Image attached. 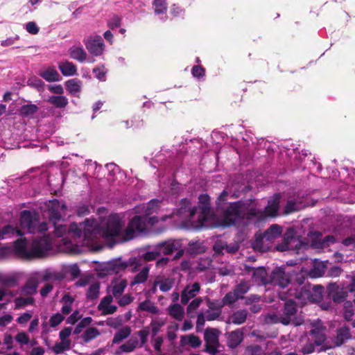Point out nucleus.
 Listing matches in <instances>:
<instances>
[{
	"label": "nucleus",
	"instance_id": "1",
	"mask_svg": "<svg viewBox=\"0 0 355 355\" xmlns=\"http://www.w3.org/2000/svg\"><path fill=\"white\" fill-rule=\"evenodd\" d=\"M254 201V199H247L230 202L220 211L223 225L237 226L244 222H251L257 214Z\"/></svg>",
	"mask_w": 355,
	"mask_h": 355
},
{
	"label": "nucleus",
	"instance_id": "2",
	"mask_svg": "<svg viewBox=\"0 0 355 355\" xmlns=\"http://www.w3.org/2000/svg\"><path fill=\"white\" fill-rule=\"evenodd\" d=\"M55 234L58 237H62L66 232L74 239H80L83 236V245H90L96 239L99 232L94 220L86 219L84 223L77 224L72 223L67 227L65 225H54Z\"/></svg>",
	"mask_w": 355,
	"mask_h": 355
},
{
	"label": "nucleus",
	"instance_id": "3",
	"mask_svg": "<svg viewBox=\"0 0 355 355\" xmlns=\"http://www.w3.org/2000/svg\"><path fill=\"white\" fill-rule=\"evenodd\" d=\"M297 308L296 302L289 300L284 303V306L279 315H272L270 320L273 323H282L284 325L300 326L304 324V319L301 315H297Z\"/></svg>",
	"mask_w": 355,
	"mask_h": 355
},
{
	"label": "nucleus",
	"instance_id": "4",
	"mask_svg": "<svg viewBox=\"0 0 355 355\" xmlns=\"http://www.w3.org/2000/svg\"><path fill=\"white\" fill-rule=\"evenodd\" d=\"M282 233V227L277 224L272 225L262 234H256L252 248L257 251L264 252L269 250L274 240L279 238Z\"/></svg>",
	"mask_w": 355,
	"mask_h": 355
},
{
	"label": "nucleus",
	"instance_id": "5",
	"mask_svg": "<svg viewBox=\"0 0 355 355\" xmlns=\"http://www.w3.org/2000/svg\"><path fill=\"white\" fill-rule=\"evenodd\" d=\"M147 216H135L128 223L125 228L123 239L130 241L134 239L137 234L144 232L146 228Z\"/></svg>",
	"mask_w": 355,
	"mask_h": 355
},
{
	"label": "nucleus",
	"instance_id": "6",
	"mask_svg": "<svg viewBox=\"0 0 355 355\" xmlns=\"http://www.w3.org/2000/svg\"><path fill=\"white\" fill-rule=\"evenodd\" d=\"M280 194L276 193L268 201L267 206L263 210L259 209L255 206L256 216L254 219L258 221L265 220L266 218H275L277 216V212L279 208Z\"/></svg>",
	"mask_w": 355,
	"mask_h": 355
},
{
	"label": "nucleus",
	"instance_id": "7",
	"mask_svg": "<svg viewBox=\"0 0 355 355\" xmlns=\"http://www.w3.org/2000/svg\"><path fill=\"white\" fill-rule=\"evenodd\" d=\"M96 222V227L99 230V232L97 235L96 239L92 243V244L95 242L100 234H102L105 237H114L119 234L122 224L121 220L119 216L116 214L114 215H110L107 220L106 227L105 228L101 229L99 225H98L97 222L94 220Z\"/></svg>",
	"mask_w": 355,
	"mask_h": 355
},
{
	"label": "nucleus",
	"instance_id": "8",
	"mask_svg": "<svg viewBox=\"0 0 355 355\" xmlns=\"http://www.w3.org/2000/svg\"><path fill=\"white\" fill-rule=\"evenodd\" d=\"M51 241L48 235L33 240L31 245V260L42 257L51 249Z\"/></svg>",
	"mask_w": 355,
	"mask_h": 355
},
{
	"label": "nucleus",
	"instance_id": "9",
	"mask_svg": "<svg viewBox=\"0 0 355 355\" xmlns=\"http://www.w3.org/2000/svg\"><path fill=\"white\" fill-rule=\"evenodd\" d=\"M198 207L200 211L198 215V221L200 226H203L205 225V222L213 216L210 197L208 194L200 195L198 197Z\"/></svg>",
	"mask_w": 355,
	"mask_h": 355
},
{
	"label": "nucleus",
	"instance_id": "10",
	"mask_svg": "<svg viewBox=\"0 0 355 355\" xmlns=\"http://www.w3.org/2000/svg\"><path fill=\"white\" fill-rule=\"evenodd\" d=\"M290 283L291 277L289 274L286 273L284 268H275L269 276L268 284L277 285L284 288L287 287Z\"/></svg>",
	"mask_w": 355,
	"mask_h": 355
},
{
	"label": "nucleus",
	"instance_id": "11",
	"mask_svg": "<svg viewBox=\"0 0 355 355\" xmlns=\"http://www.w3.org/2000/svg\"><path fill=\"white\" fill-rule=\"evenodd\" d=\"M67 207L64 204L60 205L57 199L49 200L47 203V211L49 222L54 225H57L62 218V211L66 210Z\"/></svg>",
	"mask_w": 355,
	"mask_h": 355
},
{
	"label": "nucleus",
	"instance_id": "12",
	"mask_svg": "<svg viewBox=\"0 0 355 355\" xmlns=\"http://www.w3.org/2000/svg\"><path fill=\"white\" fill-rule=\"evenodd\" d=\"M88 51L94 56H100L103 54L105 44L103 38L100 35L90 36L83 40Z\"/></svg>",
	"mask_w": 355,
	"mask_h": 355
},
{
	"label": "nucleus",
	"instance_id": "13",
	"mask_svg": "<svg viewBox=\"0 0 355 355\" xmlns=\"http://www.w3.org/2000/svg\"><path fill=\"white\" fill-rule=\"evenodd\" d=\"M39 223V217L36 214H33L31 211L24 210L20 214V223L23 228L29 233H36V225Z\"/></svg>",
	"mask_w": 355,
	"mask_h": 355
},
{
	"label": "nucleus",
	"instance_id": "14",
	"mask_svg": "<svg viewBox=\"0 0 355 355\" xmlns=\"http://www.w3.org/2000/svg\"><path fill=\"white\" fill-rule=\"evenodd\" d=\"M327 293L335 303L344 302L347 296V292L340 288L336 283H331L327 286Z\"/></svg>",
	"mask_w": 355,
	"mask_h": 355
},
{
	"label": "nucleus",
	"instance_id": "15",
	"mask_svg": "<svg viewBox=\"0 0 355 355\" xmlns=\"http://www.w3.org/2000/svg\"><path fill=\"white\" fill-rule=\"evenodd\" d=\"M197 212V207H191V202L188 198H183L179 204L178 214L180 216L185 217L191 220Z\"/></svg>",
	"mask_w": 355,
	"mask_h": 355
},
{
	"label": "nucleus",
	"instance_id": "16",
	"mask_svg": "<svg viewBox=\"0 0 355 355\" xmlns=\"http://www.w3.org/2000/svg\"><path fill=\"white\" fill-rule=\"evenodd\" d=\"M14 252L20 258L31 260L30 250L27 248L26 239H18L13 243Z\"/></svg>",
	"mask_w": 355,
	"mask_h": 355
},
{
	"label": "nucleus",
	"instance_id": "17",
	"mask_svg": "<svg viewBox=\"0 0 355 355\" xmlns=\"http://www.w3.org/2000/svg\"><path fill=\"white\" fill-rule=\"evenodd\" d=\"M351 338L352 335L349 327L344 325L336 331V335L333 340L334 347H340Z\"/></svg>",
	"mask_w": 355,
	"mask_h": 355
},
{
	"label": "nucleus",
	"instance_id": "18",
	"mask_svg": "<svg viewBox=\"0 0 355 355\" xmlns=\"http://www.w3.org/2000/svg\"><path fill=\"white\" fill-rule=\"evenodd\" d=\"M327 328L325 327H317L309 331V335L311 336V340L315 343L318 346H322L327 340Z\"/></svg>",
	"mask_w": 355,
	"mask_h": 355
},
{
	"label": "nucleus",
	"instance_id": "19",
	"mask_svg": "<svg viewBox=\"0 0 355 355\" xmlns=\"http://www.w3.org/2000/svg\"><path fill=\"white\" fill-rule=\"evenodd\" d=\"M200 289V284L198 282H195L191 286H186L181 294L182 304H187L191 298L196 295Z\"/></svg>",
	"mask_w": 355,
	"mask_h": 355
},
{
	"label": "nucleus",
	"instance_id": "20",
	"mask_svg": "<svg viewBox=\"0 0 355 355\" xmlns=\"http://www.w3.org/2000/svg\"><path fill=\"white\" fill-rule=\"evenodd\" d=\"M113 301V297L111 295L105 296L98 305V309L102 311L103 315L113 314L117 310L114 305H110Z\"/></svg>",
	"mask_w": 355,
	"mask_h": 355
},
{
	"label": "nucleus",
	"instance_id": "21",
	"mask_svg": "<svg viewBox=\"0 0 355 355\" xmlns=\"http://www.w3.org/2000/svg\"><path fill=\"white\" fill-rule=\"evenodd\" d=\"M243 340V333L241 329L231 331L227 337V346L231 349L238 347Z\"/></svg>",
	"mask_w": 355,
	"mask_h": 355
},
{
	"label": "nucleus",
	"instance_id": "22",
	"mask_svg": "<svg viewBox=\"0 0 355 355\" xmlns=\"http://www.w3.org/2000/svg\"><path fill=\"white\" fill-rule=\"evenodd\" d=\"M128 266V263L121 261V259H114L109 261L105 267L106 270L109 273H119L125 270Z\"/></svg>",
	"mask_w": 355,
	"mask_h": 355
},
{
	"label": "nucleus",
	"instance_id": "23",
	"mask_svg": "<svg viewBox=\"0 0 355 355\" xmlns=\"http://www.w3.org/2000/svg\"><path fill=\"white\" fill-rule=\"evenodd\" d=\"M252 280L258 284L263 285L268 284L269 276L268 275L267 271L263 267H258L254 270L252 273Z\"/></svg>",
	"mask_w": 355,
	"mask_h": 355
},
{
	"label": "nucleus",
	"instance_id": "24",
	"mask_svg": "<svg viewBox=\"0 0 355 355\" xmlns=\"http://www.w3.org/2000/svg\"><path fill=\"white\" fill-rule=\"evenodd\" d=\"M310 284L300 285L294 293L295 297L304 302L310 300Z\"/></svg>",
	"mask_w": 355,
	"mask_h": 355
},
{
	"label": "nucleus",
	"instance_id": "25",
	"mask_svg": "<svg viewBox=\"0 0 355 355\" xmlns=\"http://www.w3.org/2000/svg\"><path fill=\"white\" fill-rule=\"evenodd\" d=\"M248 315V311L246 309H240L234 311L229 318L232 323L240 325L245 322Z\"/></svg>",
	"mask_w": 355,
	"mask_h": 355
},
{
	"label": "nucleus",
	"instance_id": "26",
	"mask_svg": "<svg viewBox=\"0 0 355 355\" xmlns=\"http://www.w3.org/2000/svg\"><path fill=\"white\" fill-rule=\"evenodd\" d=\"M58 68L64 76H73L77 72L76 66L73 62L67 60L59 63Z\"/></svg>",
	"mask_w": 355,
	"mask_h": 355
},
{
	"label": "nucleus",
	"instance_id": "27",
	"mask_svg": "<svg viewBox=\"0 0 355 355\" xmlns=\"http://www.w3.org/2000/svg\"><path fill=\"white\" fill-rule=\"evenodd\" d=\"M311 302H320L323 298L324 287L320 285L312 286L310 284Z\"/></svg>",
	"mask_w": 355,
	"mask_h": 355
},
{
	"label": "nucleus",
	"instance_id": "28",
	"mask_svg": "<svg viewBox=\"0 0 355 355\" xmlns=\"http://www.w3.org/2000/svg\"><path fill=\"white\" fill-rule=\"evenodd\" d=\"M219 331L214 328H207L204 333V340L205 343L219 345Z\"/></svg>",
	"mask_w": 355,
	"mask_h": 355
},
{
	"label": "nucleus",
	"instance_id": "29",
	"mask_svg": "<svg viewBox=\"0 0 355 355\" xmlns=\"http://www.w3.org/2000/svg\"><path fill=\"white\" fill-rule=\"evenodd\" d=\"M70 57L80 62H83L87 58V53L83 47L73 46L69 50Z\"/></svg>",
	"mask_w": 355,
	"mask_h": 355
},
{
	"label": "nucleus",
	"instance_id": "30",
	"mask_svg": "<svg viewBox=\"0 0 355 355\" xmlns=\"http://www.w3.org/2000/svg\"><path fill=\"white\" fill-rule=\"evenodd\" d=\"M157 251H160V254H164V255H170L177 250L175 245L173 242L164 241L157 243L156 245Z\"/></svg>",
	"mask_w": 355,
	"mask_h": 355
},
{
	"label": "nucleus",
	"instance_id": "31",
	"mask_svg": "<svg viewBox=\"0 0 355 355\" xmlns=\"http://www.w3.org/2000/svg\"><path fill=\"white\" fill-rule=\"evenodd\" d=\"M168 314L174 319L181 321L184 318V311L179 304H174L168 307Z\"/></svg>",
	"mask_w": 355,
	"mask_h": 355
},
{
	"label": "nucleus",
	"instance_id": "32",
	"mask_svg": "<svg viewBox=\"0 0 355 355\" xmlns=\"http://www.w3.org/2000/svg\"><path fill=\"white\" fill-rule=\"evenodd\" d=\"M47 102L57 108H64L69 103L67 98L62 95L50 96Z\"/></svg>",
	"mask_w": 355,
	"mask_h": 355
},
{
	"label": "nucleus",
	"instance_id": "33",
	"mask_svg": "<svg viewBox=\"0 0 355 355\" xmlns=\"http://www.w3.org/2000/svg\"><path fill=\"white\" fill-rule=\"evenodd\" d=\"M131 334V328L129 326H125L119 331L115 333L112 343L116 344L122 341L123 340L129 337Z\"/></svg>",
	"mask_w": 355,
	"mask_h": 355
},
{
	"label": "nucleus",
	"instance_id": "34",
	"mask_svg": "<svg viewBox=\"0 0 355 355\" xmlns=\"http://www.w3.org/2000/svg\"><path fill=\"white\" fill-rule=\"evenodd\" d=\"M37 283L34 279L28 280L21 288V293L26 295H33L37 293Z\"/></svg>",
	"mask_w": 355,
	"mask_h": 355
},
{
	"label": "nucleus",
	"instance_id": "35",
	"mask_svg": "<svg viewBox=\"0 0 355 355\" xmlns=\"http://www.w3.org/2000/svg\"><path fill=\"white\" fill-rule=\"evenodd\" d=\"M138 345V340L137 338H130L126 343L119 347V350L116 352V354H119L122 352H132Z\"/></svg>",
	"mask_w": 355,
	"mask_h": 355
},
{
	"label": "nucleus",
	"instance_id": "36",
	"mask_svg": "<svg viewBox=\"0 0 355 355\" xmlns=\"http://www.w3.org/2000/svg\"><path fill=\"white\" fill-rule=\"evenodd\" d=\"M66 89L70 94H76L81 90L82 82L76 78L71 79L65 83Z\"/></svg>",
	"mask_w": 355,
	"mask_h": 355
},
{
	"label": "nucleus",
	"instance_id": "37",
	"mask_svg": "<svg viewBox=\"0 0 355 355\" xmlns=\"http://www.w3.org/2000/svg\"><path fill=\"white\" fill-rule=\"evenodd\" d=\"M138 310L146 311L153 314H157L159 310L157 307L150 300H146L141 302L138 306Z\"/></svg>",
	"mask_w": 355,
	"mask_h": 355
},
{
	"label": "nucleus",
	"instance_id": "38",
	"mask_svg": "<svg viewBox=\"0 0 355 355\" xmlns=\"http://www.w3.org/2000/svg\"><path fill=\"white\" fill-rule=\"evenodd\" d=\"M100 335L99 330L93 327H88L82 334L81 338L84 343H87L92 340L97 338Z\"/></svg>",
	"mask_w": 355,
	"mask_h": 355
},
{
	"label": "nucleus",
	"instance_id": "39",
	"mask_svg": "<svg viewBox=\"0 0 355 355\" xmlns=\"http://www.w3.org/2000/svg\"><path fill=\"white\" fill-rule=\"evenodd\" d=\"M40 76L49 82L59 80L60 75L54 68H49L46 71L40 73Z\"/></svg>",
	"mask_w": 355,
	"mask_h": 355
},
{
	"label": "nucleus",
	"instance_id": "40",
	"mask_svg": "<svg viewBox=\"0 0 355 355\" xmlns=\"http://www.w3.org/2000/svg\"><path fill=\"white\" fill-rule=\"evenodd\" d=\"M166 322V320L162 318L152 320L150 325L151 327V333L153 337L157 335L160 329L165 325Z\"/></svg>",
	"mask_w": 355,
	"mask_h": 355
},
{
	"label": "nucleus",
	"instance_id": "41",
	"mask_svg": "<svg viewBox=\"0 0 355 355\" xmlns=\"http://www.w3.org/2000/svg\"><path fill=\"white\" fill-rule=\"evenodd\" d=\"M74 301L73 297H72L69 294H65L62 298V302H63V305L62 307V313L64 315H67L71 311V305Z\"/></svg>",
	"mask_w": 355,
	"mask_h": 355
},
{
	"label": "nucleus",
	"instance_id": "42",
	"mask_svg": "<svg viewBox=\"0 0 355 355\" xmlns=\"http://www.w3.org/2000/svg\"><path fill=\"white\" fill-rule=\"evenodd\" d=\"M35 303V299L31 297H18L15 299V309H19L25 307L27 305H33Z\"/></svg>",
	"mask_w": 355,
	"mask_h": 355
},
{
	"label": "nucleus",
	"instance_id": "43",
	"mask_svg": "<svg viewBox=\"0 0 355 355\" xmlns=\"http://www.w3.org/2000/svg\"><path fill=\"white\" fill-rule=\"evenodd\" d=\"M250 288V285L247 282H241L236 286L233 291L239 299H243L244 295L248 292Z\"/></svg>",
	"mask_w": 355,
	"mask_h": 355
},
{
	"label": "nucleus",
	"instance_id": "44",
	"mask_svg": "<svg viewBox=\"0 0 355 355\" xmlns=\"http://www.w3.org/2000/svg\"><path fill=\"white\" fill-rule=\"evenodd\" d=\"M149 274V268L148 267H144L139 273H137L131 283V285H135L139 284L144 283L148 277Z\"/></svg>",
	"mask_w": 355,
	"mask_h": 355
},
{
	"label": "nucleus",
	"instance_id": "45",
	"mask_svg": "<svg viewBox=\"0 0 355 355\" xmlns=\"http://www.w3.org/2000/svg\"><path fill=\"white\" fill-rule=\"evenodd\" d=\"M318 346L309 338L306 342L301 346L300 352L304 355H308L317 351Z\"/></svg>",
	"mask_w": 355,
	"mask_h": 355
},
{
	"label": "nucleus",
	"instance_id": "46",
	"mask_svg": "<svg viewBox=\"0 0 355 355\" xmlns=\"http://www.w3.org/2000/svg\"><path fill=\"white\" fill-rule=\"evenodd\" d=\"M38 109V107L35 104H26L21 107L19 113L23 116H28L35 114Z\"/></svg>",
	"mask_w": 355,
	"mask_h": 355
},
{
	"label": "nucleus",
	"instance_id": "47",
	"mask_svg": "<svg viewBox=\"0 0 355 355\" xmlns=\"http://www.w3.org/2000/svg\"><path fill=\"white\" fill-rule=\"evenodd\" d=\"M229 193L227 190H223L216 200V205L218 211H223L226 207L225 205L227 201Z\"/></svg>",
	"mask_w": 355,
	"mask_h": 355
},
{
	"label": "nucleus",
	"instance_id": "48",
	"mask_svg": "<svg viewBox=\"0 0 355 355\" xmlns=\"http://www.w3.org/2000/svg\"><path fill=\"white\" fill-rule=\"evenodd\" d=\"M71 347V341H62L60 343H56L54 346L52 347V350L56 354H60L63 352L69 350Z\"/></svg>",
	"mask_w": 355,
	"mask_h": 355
},
{
	"label": "nucleus",
	"instance_id": "49",
	"mask_svg": "<svg viewBox=\"0 0 355 355\" xmlns=\"http://www.w3.org/2000/svg\"><path fill=\"white\" fill-rule=\"evenodd\" d=\"M15 234V227L11 225H6L2 228L0 227V240L10 238Z\"/></svg>",
	"mask_w": 355,
	"mask_h": 355
},
{
	"label": "nucleus",
	"instance_id": "50",
	"mask_svg": "<svg viewBox=\"0 0 355 355\" xmlns=\"http://www.w3.org/2000/svg\"><path fill=\"white\" fill-rule=\"evenodd\" d=\"M153 5L155 6V12L157 15L164 14L167 10L166 0H154Z\"/></svg>",
	"mask_w": 355,
	"mask_h": 355
},
{
	"label": "nucleus",
	"instance_id": "51",
	"mask_svg": "<svg viewBox=\"0 0 355 355\" xmlns=\"http://www.w3.org/2000/svg\"><path fill=\"white\" fill-rule=\"evenodd\" d=\"M293 236H289L286 234L284 237V241L282 243H279L275 246V249L279 252H284L290 249L289 245L292 240H293Z\"/></svg>",
	"mask_w": 355,
	"mask_h": 355
},
{
	"label": "nucleus",
	"instance_id": "52",
	"mask_svg": "<svg viewBox=\"0 0 355 355\" xmlns=\"http://www.w3.org/2000/svg\"><path fill=\"white\" fill-rule=\"evenodd\" d=\"M207 306L208 307V309L222 312V308L224 306V304L222 300H211L209 298H207Z\"/></svg>",
	"mask_w": 355,
	"mask_h": 355
},
{
	"label": "nucleus",
	"instance_id": "53",
	"mask_svg": "<svg viewBox=\"0 0 355 355\" xmlns=\"http://www.w3.org/2000/svg\"><path fill=\"white\" fill-rule=\"evenodd\" d=\"M127 286V282L125 279L121 280L119 283L114 285L112 288V294L115 297L121 295Z\"/></svg>",
	"mask_w": 355,
	"mask_h": 355
},
{
	"label": "nucleus",
	"instance_id": "54",
	"mask_svg": "<svg viewBox=\"0 0 355 355\" xmlns=\"http://www.w3.org/2000/svg\"><path fill=\"white\" fill-rule=\"evenodd\" d=\"M100 285L98 283L92 284L87 291V297L90 300H95L98 297Z\"/></svg>",
	"mask_w": 355,
	"mask_h": 355
},
{
	"label": "nucleus",
	"instance_id": "55",
	"mask_svg": "<svg viewBox=\"0 0 355 355\" xmlns=\"http://www.w3.org/2000/svg\"><path fill=\"white\" fill-rule=\"evenodd\" d=\"M92 322V318L91 317H86L83 318L80 322L77 324L73 330V334L76 335H78L83 331V329L89 325Z\"/></svg>",
	"mask_w": 355,
	"mask_h": 355
},
{
	"label": "nucleus",
	"instance_id": "56",
	"mask_svg": "<svg viewBox=\"0 0 355 355\" xmlns=\"http://www.w3.org/2000/svg\"><path fill=\"white\" fill-rule=\"evenodd\" d=\"M160 256V251H157L156 246L153 251L146 252L141 255V258L145 261H152Z\"/></svg>",
	"mask_w": 355,
	"mask_h": 355
},
{
	"label": "nucleus",
	"instance_id": "57",
	"mask_svg": "<svg viewBox=\"0 0 355 355\" xmlns=\"http://www.w3.org/2000/svg\"><path fill=\"white\" fill-rule=\"evenodd\" d=\"M354 304L350 301H347L344 304V317L347 320H351L352 317L354 315Z\"/></svg>",
	"mask_w": 355,
	"mask_h": 355
},
{
	"label": "nucleus",
	"instance_id": "58",
	"mask_svg": "<svg viewBox=\"0 0 355 355\" xmlns=\"http://www.w3.org/2000/svg\"><path fill=\"white\" fill-rule=\"evenodd\" d=\"M239 298L234 291L228 292L223 298L222 301L224 306H230L235 303Z\"/></svg>",
	"mask_w": 355,
	"mask_h": 355
},
{
	"label": "nucleus",
	"instance_id": "59",
	"mask_svg": "<svg viewBox=\"0 0 355 355\" xmlns=\"http://www.w3.org/2000/svg\"><path fill=\"white\" fill-rule=\"evenodd\" d=\"M158 282L159 284V289L162 292H167L170 291L174 284L173 279L171 278H166Z\"/></svg>",
	"mask_w": 355,
	"mask_h": 355
},
{
	"label": "nucleus",
	"instance_id": "60",
	"mask_svg": "<svg viewBox=\"0 0 355 355\" xmlns=\"http://www.w3.org/2000/svg\"><path fill=\"white\" fill-rule=\"evenodd\" d=\"M246 351L250 355H261L263 353L262 347L259 345H251L246 347Z\"/></svg>",
	"mask_w": 355,
	"mask_h": 355
},
{
	"label": "nucleus",
	"instance_id": "61",
	"mask_svg": "<svg viewBox=\"0 0 355 355\" xmlns=\"http://www.w3.org/2000/svg\"><path fill=\"white\" fill-rule=\"evenodd\" d=\"M64 319V317L62 316L60 313H57L53 315L49 320V323L51 327H55L59 325Z\"/></svg>",
	"mask_w": 355,
	"mask_h": 355
},
{
	"label": "nucleus",
	"instance_id": "62",
	"mask_svg": "<svg viewBox=\"0 0 355 355\" xmlns=\"http://www.w3.org/2000/svg\"><path fill=\"white\" fill-rule=\"evenodd\" d=\"M298 211L297 204L293 200H288L284 207V213L286 215Z\"/></svg>",
	"mask_w": 355,
	"mask_h": 355
},
{
	"label": "nucleus",
	"instance_id": "63",
	"mask_svg": "<svg viewBox=\"0 0 355 355\" xmlns=\"http://www.w3.org/2000/svg\"><path fill=\"white\" fill-rule=\"evenodd\" d=\"M193 77L200 78L205 75V69L201 65H194L191 69Z\"/></svg>",
	"mask_w": 355,
	"mask_h": 355
},
{
	"label": "nucleus",
	"instance_id": "64",
	"mask_svg": "<svg viewBox=\"0 0 355 355\" xmlns=\"http://www.w3.org/2000/svg\"><path fill=\"white\" fill-rule=\"evenodd\" d=\"M226 244V241L217 240L214 244L213 250L217 254H223V250H225Z\"/></svg>",
	"mask_w": 355,
	"mask_h": 355
}]
</instances>
